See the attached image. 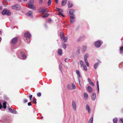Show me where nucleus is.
<instances>
[{
    "label": "nucleus",
    "instance_id": "f257e3e1",
    "mask_svg": "<svg viewBox=\"0 0 123 123\" xmlns=\"http://www.w3.org/2000/svg\"><path fill=\"white\" fill-rule=\"evenodd\" d=\"M11 7L13 9H15L18 10H19L20 9V6L18 4H16L15 6H12Z\"/></svg>",
    "mask_w": 123,
    "mask_h": 123
},
{
    "label": "nucleus",
    "instance_id": "f03ea898",
    "mask_svg": "<svg viewBox=\"0 0 123 123\" xmlns=\"http://www.w3.org/2000/svg\"><path fill=\"white\" fill-rule=\"evenodd\" d=\"M95 45L97 48H99L100 46L102 44V43L99 41H98L96 42L95 43Z\"/></svg>",
    "mask_w": 123,
    "mask_h": 123
},
{
    "label": "nucleus",
    "instance_id": "7ed1b4c3",
    "mask_svg": "<svg viewBox=\"0 0 123 123\" xmlns=\"http://www.w3.org/2000/svg\"><path fill=\"white\" fill-rule=\"evenodd\" d=\"M18 39L17 37H14L12 40V43L14 44H16L17 42Z\"/></svg>",
    "mask_w": 123,
    "mask_h": 123
},
{
    "label": "nucleus",
    "instance_id": "20e7f679",
    "mask_svg": "<svg viewBox=\"0 0 123 123\" xmlns=\"http://www.w3.org/2000/svg\"><path fill=\"white\" fill-rule=\"evenodd\" d=\"M28 6L29 8L30 9H32L33 10H36V8L35 6L33 4H29L28 5Z\"/></svg>",
    "mask_w": 123,
    "mask_h": 123
},
{
    "label": "nucleus",
    "instance_id": "39448f33",
    "mask_svg": "<svg viewBox=\"0 0 123 123\" xmlns=\"http://www.w3.org/2000/svg\"><path fill=\"white\" fill-rule=\"evenodd\" d=\"M72 105L74 110H76V104L75 102L74 101H72Z\"/></svg>",
    "mask_w": 123,
    "mask_h": 123
},
{
    "label": "nucleus",
    "instance_id": "423d86ee",
    "mask_svg": "<svg viewBox=\"0 0 123 123\" xmlns=\"http://www.w3.org/2000/svg\"><path fill=\"white\" fill-rule=\"evenodd\" d=\"M24 36L26 37L29 38L31 37V35L30 33L29 32H27L25 33L24 35Z\"/></svg>",
    "mask_w": 123,
    "mask_h": 123
},
{
    "label": "nucleus",
    "instance_id": "0eeeda50",
    "mask_svg": "<svg viewBox=\"0 0 123 123\" xmlns=\"http://www.w3.org/2000/svg\"><path fill=\"white\" fill-rule=\"evenodd\" d=\"M67 0H62L61 3L62 5V6H65L67 3Z\"/></svg>",
    "mask_w": 123,
    "mask_h": 123
},
{
    "label": "nucleus",
    "instance_id": "6e6552de",
    "mask_svg": "<svg viewBox=\"0 0 123 123\" xmlns=\"http://www.w3.org/2000/svg\"><path fill=\"white\" fill-rule=\"evenodd\" d=\"M87 90L88 92H91L92 91V89L90 86H88L87 88Z\"/></svg>",
    "mask_w": 123,
    "mask_h": 123
},
{
    "label": "nucleus",
    "instance_id": "1a4fd4ad",
    "mask_svg": "<svg viewBox=\"0 0 123 123\" xmlns=\"http://www.w3.org/2000/svg\"><path fill=\"white\" fill-rule=\"evenodd\" d=\"M88 80L90 84L91 85L93 86H94V85L93 83L89 78H88Z\"/></svg>",
    "mask_w": 123,
    "mask_h": 123
},
{
    "label": "nucleus",
    "instance_id": "9d476101",
    "mask_svg": "<svg viewBox=\"0 0 123 123\" xmlns=\"http://www.w3.org/2000/svg\"><path fill=\"white\" fill-rule=\"evenodd\" d=\"M86 110L88 111V113H90L91 110L90 108V107L88 105H86Z\"/></svg>",
    "mask_w": 123,
    "mask_h": 123
},
{
    "label": "nucleus",
    "instance_id": "9b49d317",
    "mask_svg": "<svg viewBox=\"0 0 123 123\" xmlns=\"http://www.w3.org/2000/svg\"><path fill=\"white\" fill-rule=\"evenodd\" d=\"M91 97L93 100L94 101L95 100L96 97V94L94 93H93V94L92 95V96Z\"/></svg>",
    "mask_w": 123,
    "mask_h": 123
},
{
    "label": "nucleus",
    "instance_id": "f8f14e48",
    "mask_svg": "<svg viewBox=\"0 0 123 123\" xmlns=\"http://www.w3.org/2000/svg\"><path fill=\"white\" fill-rule=\"evenodd\" d=\"M48 11L47 10V9H44L41 11L39 12H42L43 13H44L45 12H48Z\"/></svg>",
    "mask_w": 123,
    "mask_h": 123
},
{
    "label": "nucleus",
    "instance_id": "ddd939ff",
    "mask_svg": "<svg viewBox=\"0 0 123 123\" xmlns=\"http://www.w3.org/2000/svg\"><path fill=\"white\" fill-rule=\"evenodd\" d=\"M62 50L61 49H59L58 50V53L60 55H62Z\"/></svg>",
    "mask_w": 123,
    "mask_h": 123
},
{
    "label": "nucleus",
    "instance_id": "4468645a",
    "mask_svg": "<svg viewBox=\"0 0 123 123\" xmlns=\"http://www.w3.org/2000/svg\"><path fill=\"white\" fill-rule=\"evenodd\" d=\"M68 8L71 7L73 6V5L71 2L69 1L68 5Z\"/></svg>",
    "mask_w": 123,
    "mask_h": 123
},
{
    "label": "nucleus",
    "instance_id": "2eb2a0df",
    "mask_svg": "<svg viewBox=\"0 0 123 123\" xmlns=\"http://www.w3.org/2000/svg\"><path fill=\"white\" fill-rule=\"evenodd\" d=\"M74 10L72 9H70L69 11V12L70 15L74 14Z\"/></svg>",
    "mask_w": 123,
    "mask_h": 123
},
{
    "label": "nucleus",
    "instance_id": "dca6fc26",
    "mask_svg": "<svg viewBox=\"0 0 123 123\" xmlns=\"http://www.w3.org/2000/svg\"><path fill=\"white\" fill-rule=\"evenodd\" d=\"M60 36L61 38L62 39L64 37H65L64 36V33L62 31L61 32L60 34Z\"/></svg>",
    "mask_w": 123,
    "mask_h": 123
},
{
    "label": "nucleus",
    "instance_id": "f3484780",
    "mask_svg": "<svg viewBox=\"0 0 123 123\" xmlns=\"http://www.w3.org/2000/svg\"><path fill=\"white\" fill-rule=\"evenodd\" d=\"M33 12L32 11H29L27 13V14L29 16H31Z\"/></svg>",
    "mask_w": 123,
    "mask_h": 123
},
{
    "label": "nucleus",
    "instance_id": "a211bd4d",
    "mask_svg": "<svg viewBox=\"0 0 123 123\" xmlns=\"http://www.w3.org/2000/svg\"><path fill=\"white\" fill-rule=\"evenodd\" d=\"M99 64V63L97 62V63H96L94 65V68L95 69H96L97 68V67L98 66Z\"/></svg>",
    "mask_w": 123,
    "mask_h": 123
},
{
    "label": "nucleus",
    "instance_id": "6ab92c4d",
    "mask_svg": "<svg viewBox=\"0 0 123 123\" xmlns=\"http://www.w3.org/2000/svg\"><path fill=\"white\" fill-rule=\"evenodd\" d=\"M93 121V117H92L90 118L89 120L88 123H92Z\"/></svg>",
    "mask_w": 123,
    "mask_h": 123
},
{
    "label": "nucleus",
    "instance_id": "aec40b11",
    "mask_svg": "<svg viewBox=\"0 0 123 123\" xmlns=\"http://www.w3.org/2000/svg\"><path fill=\"white\" fill-rule=\"evenodd\" d=\"M72 88L71 90L74 89H76V86L75 85L74 83H72Z\"/></svg>",
    "mask_w": 123,
    "mask_h": 123
},
{
    "label": "nucleus",
    "instance_id": "412c9836",
    "mask_svg": "<svg viewBox=\"0 0 123 123\" xmlns=\"http://www.w3.org/2000/svg\"><path fill=\"white\" fill-rule=\"evenodd\" d=\"M62 40H64V42H66L68 40V38L67 37H64L62 39Z\"/></svg>",
    "mask_w": 123,
    "mask_h": 123
},
{
    "label": "nucleus",
    "instance_id": "4be33fe9",
    "mask_svg": "<svg viewBox=\"0 0 123 123\" xmlns=\"http://www.w3.org/2000/svg\"><path fill=\"white\" fill-rule=\"evenodd\" d=\"M76 73L77 74V75L80 78L81 77V75L80 74V73L78 70H77L76 71Z\"/></svg>",
    "mask_w": 123,
    "mask_h": 123
},
{
    "label": "nucleus",
    "instance_id": "5701e85b",
    "mask_svg": "<svg viewBox=\"0 0 123 123\" xmlns=\"http://www.w3.org/2000/svg\"><path fill=\"white\" fill-rule=\"evenodd\" d=\"M70 22L71 24H73L75 21V20L74 19L70 18Z\"/></svg>",
    "mask_w": 123,
    "mask_h": 123
},
{
    "label": "nucleus",
    "instance_id": "b1692460",
    "mask_svg": "<svg viewBox=\"0 0 123 123\" xmlns=\"http://www.w3.org/2000/svg\"><path fill=\"white\" fill-rule=\"evenodd\" d=\"M6 102H5L3 103V107L4 109H6Z\"/></svg>",
    "mask_w": 123,
    "mask_h": 123
},
{
    "label": "nucleus",
    "instance_id": "393cba45",
    "mask_svg": "<svg viewBox=\"0 0 123 123\" xmlns=\"http://www.w3.org/2000/svg\"><path fill=\"white\" fill-rule=\"evenodd\" d=\"M6 10L5 9H4L3 10V12H2V14L3 15H4L6 14Z\"/></svg>",
    "mask_w": 123,
    "mask_h": 123
},
{
    "label": "nucleus",
    "instance_id": "a878e982",
    "mask_svg": "<svg viewBox=\"0 0 123 123\" xmlns=\"http://www.w3.org/2000/svg\"><path fill=\"white\" fill-rule=\"evenodd\" d=\"M117 119L116 118H114L113 119V121L114 123H117Z\"/></svg>",
    "mask_w": 123,
    "mask_h": 123
},
{
    "label": "nucleus",
    "instance_id": "bb28decb",
    "mask_svg": "<svg viewBox=\"0 0 123 123\" xmlns=\"http://www.w3.org/2000/svg\"><path fill=\"white\" fill-rule=\"evenodd\" d=\"M80 64L81 65V67H82L83 66V64L84 63L81 60L80 61Z\"/></svg>",
    "mask_w": 123,
    "mask_h": 123
},
{
    "label": "nucleus",
    "instance_id": "cd10ccee",
    "mask_svg": "<svg viewBox=\"0 0 123 123\" xmlns=\"http://www.w3.org/2000/svg\"><path fill=\"white\" fill-rule=\"evenodd\" d=\"M49 15V14L48 13H46L45 14L42 16V17L43 18L46 17H47Z\"/></svg>",
    "mask_w": 123,
    "mask_h": 123
},
{
    "label": "nucleus",
    "instance_id": "c85d7f7f",
    "mask_svg": "<svg viewBox=\"0 0 123 123\" xmlns=\"http://www.w3.org/2000/svg\"><path fill=\"white\" fill-rule=\"evenodd\" d=\"M8 110H9V111L11 112L12 113V111H13V110L11 108H10L9 107H8Z\"/></svg>",
    "mask_w": 123,
    "mask_h": 123
},
{
    "label": "nucleus",
    "instance_id": "c756f323",
    "mask_svg": "<svg viewBox=\"0 0 123 123\" xmlns=\"http://www.w3.org/2000/svg\"><path fill=\"white\" fill-rule=\"evenodd\" d=\"M52 0H48V6H50L52 2Z\"/></svg>",
    "mask_w": 123,
    "mask_h": 123
},
{
    "label": "nucleus",
    "instance_id": "7c9ffc66",
    "mask_svg": "<svg viewBox=\"0 0 123 123\" xmlns=\"http://www.w3.org/2000/svg\"><path fill=\"white\" fill-rule=\"evenodd\" d=\"M6 14H7L8 15H10L11 14V13L9 11H7L6 10Z\"/></svg>",
    "mask_w": 123,
    "mask_h": 123
},
{
    "label": "nucleus",
    "instance_id": "2f4dec72",
    "mask_svg": "<svg viewBox=\"0 0 123 123\" xmlns=\"http://www.w3.org/2000/svg\"><path fill=\"white\" fill-rule=\"evenodd\" d=\"M88 55L87 54L85 55L84 57V60L85 61H87V58L88 57Z\"/></svg>",
    "mask_w": 123,
    "mask_h": 123
},
{
    "label": "nucleus",
    "instance_id": "473e14b6",
    "mask_svg": "<svg viewBox=\"0 0 123 123\" xmlns=\"http://www.w3.org/2000/svg\"><path fill=\"white\" fill-rule=\"evenodd\" d=\"M71 16H70V18L74 19L75 18V15L74 14L70 15Z\"/></svg>",
    "mask_w": 123,
    "mask_h": 123
},
{
    "label": "nucleus",
    "instance_id": "72a5a7b5",
    "mask_svg": "<svg viewBox=\"0 0 123 123\" xmlns=\"http://www.w3.org/2000/svg\"><path fill=\"white\" fill-rule=\"evenodd\" d=\"M56 9L58 11H60V12H63V11L61 9H60V8H56Z\"/></svg>",
    "mask_w": 123,
    "mask_h": 123
},
{
    "label": "nucleus",
    "instance_id": "f704fd0d",
    "mask_svg": "<svg viewBox=\"0 0 123 123\" xmlns=\"http://www.w3.org/2000/svg\"><path fill=\"white\" fill-rule=\"evenodd\" d=\"M67 88L68 89L71 90V86L69 84L68 85Z\"/></svg>",
    "mask_w": 123,
    "mask_h": 123
},
{
    "label": "nucleus",
    "instance_id": "c9c22d12",
    "mask_svg": "<svg viewBox=\"0 0 123 123\" xmlns=\"http://www.w3.org/2000/svg\"><path fill=\"white\" fill-rule=\"evenodd\" d=\"M36 99L35 98H33V99L32 101L35 104H36L37 103Z\"/></svg>",
    "mask_w": 123,
    "mask_h": 123
},
{
    "label": "nucleus",
    "instance_id": "e433bc0d",
    "mask_svg": "<svg viewBox=\"0 0 123 123\" xmlns=\"http://www.w3.org/2000/svg\"><path fill=\"white\" fill-rule=\"evenodd\" d=\"M84 96L85 97H86L87 98L88 97V95L87 93L86 92L84 93Z\"/></svg>",
    "mask_w": 123,
    "mask_h": 123
},
{
    "label": "nucleus",
    "instance_id": "4c0bfd02",
    "mask_svg": "<svg viewBox=\"0 0 123 123\" xmlns=\"http://www.w3.org/2000/svg\"><path fill=\"white\" fill-rule=\"evenodd\" d=\"M58 14L59 15L62 16L63 17H65L64 15H63V14L60 12H59L58 13Z\"/></svg>",
    "mask_w": 123,
    "mask_h": 123
},
{
    "label": "nucleus",
    "instance_id": "58836bf2",
    "mask_svg": "<svg viewBox=\"0 0 123 123\" xmlns=\"http://www.w3.org/2000/svg\"><path fill=\"white\" fill-rule=\"evenodd\" d=\"M83 68L84 69L86 70V71H87V69L85 65H84L83 66Z\"/></svg>",
    "mask_w": 123,
    "mask_h": 123
},
{
    "label": "nucleus",
    "instance_id": "ea45409f",
    "mask_svg": "<svg viewBox=\"0 0 123 123\" xmlns=\"http://www.w3.org/2000/svg\"><path fill=\"white\" fill-rule=\"evenodd\" d=\"M85 62L86 64V65L87 67H88L89 66V64L88 62L87 61H85Z\"/></svg>",
    "mask_w": 123,
    "mask_h": 123
},
{
    "label": "nucleus",
    "instance_id": "a19ab883",
    "mask_svg": "<svg viewBox=\"0 0 123 123\" xmlns=\"http://www.w3.org/2000/svg\"><path fill=\"white\" fill-rule=\"evenodd\" d=\"M86 47L85 46H84L83 47V51H85L86 49Z\"/></svg>",
    "mask_w": 123,
    "mask_h": 123
},
{
    "label": "nucleus",
    "instance_id": "79ce46f5",
    "mask_svg": "<svg viewBox=\"0 0 123 123\" xmlns=\"http://www.w3.org/2000/svg\"><path fill=\"white\" fill-rule=\"evenodd\" d=\"M41 95V93L40 92H39L37 94V95L38 97H40Z\"/></svg>",
    "mask_w": 123,
    "mask_h": 123
},
{
    "label": "nucleus",
    "instance_id": "37998d69",
    "mask_svg": "<svg viewBox=\"0 0 123 123\" xmlns=\"http://www.w3.org/2000/svg\"><path fill=\"white\" fill-rule=\"evenodd\" d=\"M39 3L40 4H42L43 3V0H39Z\"/></svg>",
    "mask_w": 123,
    "mask_h": 123
},
{
    "label": "nucleus",
    "instance_id": "c03bdc74",
    "mask_svg": "<svg viewBox=\"0 0 123 123\" xmlns=\"http://www.w3.org/2000/svg\"><path fill=\"white\" fill-rule=\"evenodd\" d=\"M62 46L63 48L65 49L66 47V45L65 44H62Z\"/></svg>",
    "mask_w": 123,
    "mask_h": 123
},
{
    "label": "nucleus",
    "instance_id": "a18cd8bd",
    "mask_svg": "<svg viewBox=\"0 0 123 123\" xmlns=\"http://www.w3.org/2000/svg\"><path fill=\"white\" fill-rule=\"evenodd\" d=\"M32 96H33L32 95H31L29 96V98L30 101H31L32 100Z\"/></svg>",
    "mask_w": 123,
    "mask_h": 123
},
{
    "label": "nucleus",
    "instance_id": "49530a36",
    "mask_svg": "<svg viewBox=\"0 0 123 123\" xmlns=\"http://www.w3.org/2000/svg\"><path fill=\"white\" fill-rule=\"evenodd\" d=\"M22 56L24 59H25L26 57V56L25 54H24L22 55Z\"/></svg>",
    "mask_w": 123,
    "mask_h": 123
},
{
    "label": "nucleus",
    "instance_id": "de8ad7c7",
    "mask_svg": "<svg viewBox=\"0 0 123 123\" xmlns=\"http://www.w3.org/2000/svg\"><path fill=\"white\" fill-rule=\"evenodd\" d=\"M28 101V100L27 99H25L24 100V103H27Z\"/></svg>",
    "mask_w": 123,
    "mask_h": 123
},
{
    "label": "nucleus",
    "instance_id": "09e8293b",
    "mask_svg": "<svg viewBox=\"0 0 123 123\" xmlns=\"http://www.w3.org/2000/svg\"><path fill=\"white\" fill-rule=\"evenodd\" d=\"M120 51L123 50V46L120 48Z\"/></svg>",
    "mask_w": 123,
    "mask_h": 123
},
{
    "label": "nucleus",
    "instance_id": "8fccbe9b",
    "mask_svg": "<svg viewBox=\"0 0 123 123\" xmlns=\"http://www.w3.org/2000/svg\"><path fill=\"white\" fill-rule=\"evenodd\" d=\"M17 113L16 111L15 110H13V111L12 113L14 114H16Z\"/></svg>",
    "mask_w": 123,
    "mask_h": 123
},
{
    "label": "nucleus",
    "instance_id": "3c124183",
    "mask_svg": "<svg viewBox=\"0 0 123 123\" xmlns=\"http://www.w3.org/2000/svg\"><path fill=\"white\" fill-rule=\"evenodd\" d=\"M28 105L29 106L31 105V102H28Z\"/></svg>",
    "mask_w": 123,
    "mask_h": 123
},
{
    "label": "nucleus",
    "instance_id": "603ef678",
    "mask_svg": "<svg viewBox=\"0 0 123 123\" xmlns=\"http://www.w3.org/2000/svg\"><path fill=\"white\" fill-rule=\"evenodd\" d=\"M120 121L122 123H123V118H121L120 119Z\"/></svg>",
    "mask_w": 123,
    "mask_h": 123
},
{
    "label": "nucleus",
    "instance_id": "864d4df0",
    "mask_svg": "<svg viewBox=\"0 0 123 123\" xmlns=\"http://www.w3.org/2000/svg\"><path fill=\"white\" fill-rule=\"evenodd\" d=\"M55 1L56 3V4H58V0H54Z\"/></svg>",
    "mask_w": 123,
    "mask_h": 123
},
{
    "label": "nucleus",
    "instance_id": "5fc2aeb1",
    "mask_svg": "<svg viewBox=\"0 0 123 123\" xmlns=\"http://www.w3.org/2000/svg\"><path fill=\"white\" fill-rule=\"evenodd\" d=\"M97 86H99V83H98V81H97Z\"/></svg>",
    "mask_w": 123,
    "mask_h": 123
},
{
    "label": "nucleus",
    "instance_id": "6e6d98bb",
    "mask_svg": "<svg viewBox=\"0 0 123 123\" xmlns=\"http://www.w3.org/2000/svg\"><path fill=\"white\" fill-rule=\"evenodd\" d=\"M97 88L98 89V92H99V86H97Z\"/></svg>",
    "mask_w": 123,
    "mask_h": 123
},
{
    "label": "nucleus",
    "instance_id": "4d7b16f0",
    "mask_svg": "<svg viewBox=\"0 0 123 123\" xmlns=\"http://www.w3.org/2000/svg\"><path fill=\"white\" fill-rule=\"evenodd\" d=\"M2 6H0V9H2Z\"/></svg>",
    "mask_w": 123,
    "mask_h": 123
},
{
    "label": "nucleus",
    "instance_id": "13d9d810",
    "mask_svg": "<svg viewBox=\"0 0 123 123\" xmlns=\"http://www.w3.org/2000/svg\"><path fill=\"white\" fill-rule=\"evenodd\" d=\"M2 32L1 31H0V35H1L2 34Z\"/></svg>",
    "mask_w": 123,
    "mask_h": 123
},
{
    "label": "nucleus",
    "instance_id": "bf43d9fd",
    "mask_svg": "<svg viewBox=\"0 0 123 123\" xmlns=\"http://www.w3.org/2000/svg\"><path fill=\"white\" fill-rule=\"evenodd\" d=\"M67 58H66L65 59V61L66 62H67L66 61V59H67Z\"/></svg>",
    "mask_w": 123,
    "mask_h": 123
},
{
    "label": "nucleus",
    "instance_id": "052dcab7",
    "mask_svg": "<svg viewBox=\"0 0 123 123\" xmlns=\"http://www.w3.org/2000/svg\"><path fill=\"white\" fill-rule=\"evenodd\" d=\"M1 38L0 37V42L1 41Z\"/></svg>",
    "mask_w": 123,
    "mask_h": 123
},
{
    "label": "nucleus",
    "instance_id": "680f3d73",
    "mask_svg": "<svg viewBox=\"0 0 123 123\" xmlns=\"http://www.w3.org/2000/svg\"><path fill=\"white\" fill-rule=\"evenodd\" d=\"M4 1H5V2H7V1L6 0H5Z\"/></svg>",
    "mask_w": 123,
    "mask_h": 123
},
{
    "label": "nucleus",
    "instance_id": "e2e57ef3",
    "mask_svg": "<svg viewBox=\"0 0 123 123\" xmlns=\"http://www.w3.org/2000/svg\"><path fill=\"white\" fill-rule=\"evenodd\" d=\"M31 1V2H32V1L33 2V0H31V1Z\"/></svg>",
    "mask_w": 123,
    "mask_h": 123
},
{
    "label": "nucleus",
    "instance_id": "0e129e2a",
    "mask_svg": "<svg viewBox=\"0 0 123 123\" xmlns=\"http://www.w3.org/2000/svg\"><path fill=\"white\" fill-rule=\"evenodd\" d=\"M24 0V1H26V0Z\"/></svg>",
    "mask_w": 123,
    "mask_h": 123
},
{
    "label": "nucleus",
    "instance_id": "69168bd1",
    "mask_svg": "<svg viewBox=\"0 0 123 123\" xmlns=\"http://www.w3.org/2000/svg\"><path fill=\"white\" fill-rule=\"evenodd\" d=\"M79 83H80V80H79Z\"/></svg>",
    "mask_w": 123,
    "mask_h": 123
}]
</instances>
